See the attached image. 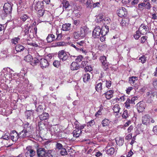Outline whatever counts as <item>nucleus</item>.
I'll list each match as a JSON object with an SVG mask.
<instances>
[{
	"mask_svg": "<svg viewBox=\"0 0 157 157\" xmlns=\"http://www.w3.org/2000/svg\"><path fill=\"white\" fill-rule=\"evenodd\" d=\"M31 28V25L28 23L27 25H25L23 28V31L25 35L28 34L30 38L34 36V33L33 30L31 29L29 32V30Z\"/></svg>",
	"mask_w": 157,
	"mask_h": 157,
	"instance_id": "f257e3e1",
	"label": "nucleus"
},
{
	"mask_svg": "<svg viewBox=\"0 0 157 157\" xmlns=\"http://www.w3.org/2000/svg\"><path fill=\"white\" fill-rule=\"evenodd\" d=\"M58 57L63 61L67 60L69 56L65 52L64 50H61L59 52Z\"/></svg>",
	"mask_w": 157,
	"mask_h": 157,
	"instance_id": "f03ea898",
	"label": "nucleus"
},
{
	"mask_svg": "<svg viewBox=\"0 0 157 157\" xmlns=\"http://www.w3.org/2000/svg\"><path fill=\"white\" fill-rule=\"evenodd\" d=\"M101 32L99 26L96 27L93 32L92 36L94 38H98L101 35Z\"/></svg>",
	"mask_w": 157,
	"mask_h": 157,
	"instance_id": "7ed1b4c3",
	"label": "nucleus"
},
{
	"mask_svg": "<svg viewBox=\"0 0 157 157\" xmlns=\"http://www.w3.org/2000/svg\"><path fill=\"white\" fill-rule=\"evenodd\" d=\"M100 59L102 63V67L105 70H106L108 68V64L106 57L104 56H101L100 57Z\"/></svg>",
	"mask_w": 157,
	"mask_h": 157,
	"instance_id": "20e7f679",
	"label": "nucleus"
},
{
	"mask_svg": "<svg viewBox=\"0 0 157 157\" xmlns=\"http://www.w3.org/2000/svg\"><path fill=\"white\" fill-rule=\"evenodd\" d=\"M117 13L119 17H122L126 16L127 11L125 8L121 7L117 10Z\"/></svg>",
	"mask_w": 157,
	"mask_h": 157,
	"instance_id": "39448f33",
	"label": "nucleus"
},
{
	"mask_svg": "<svg viewBox=\"0 0 157 157\" xmlns=\"http://www.w3.org/2000/svg\"><path fill=\"white\" fill-rule=\"evenodd\" d=\"M136 106L138 112L141 113L144 111L146 107V105L145 102L141 101L138 103Z\"/></svg>",
	"mask_w": 157,
	"mask_h": 157,
	"instance_id": "423d86ee",
	"label": "nucleus"
},
{
	"mask_svg": "<svg viewBox=\"0 0 157 157\" xmlns=\"http://www.w3.org/2000/svg\"><path fill=\"white\" fill-rule=\"evenodd\" d=\"M12 9V5L9 3H6L3 6V10L6 14H9L11 13Z\"/></svg>",
	"mask_w": 157,
	"mask_h": 157,
	"instance_id": "0eeeda50",
	"label": "nucleus"
},
{
	"mask_svg": "<svg viewBox=\"0 0 157 157\" xmlns=\"http://www.w3.org/2000/svg\"><path fill=\"white\" fill-rule=\"evenodd\" d=\"M34 5L35 10L36 11L40 9H44V6L43 1H38L36 2L34 1Z\"/></svg>",
	"mask_w": 157,
	"mask_h": 157,
	"instance_id": "6e6552de",
	"label": "nucleus"
},
{
	"mask_svg": "<svg viewBox=\"0 0 157 157\" xmlns=\"http://www.w3.org/2000/svg\"><path fill=\"white\" fill-rule=\"evenodd\" d=\"M138 30L140 32L141 34L144 35L149 31L148 26L142 24L139 27Z\"/></svg>",
	"mask_w": 157,
	"mask_h": 157,
	"instance_id": "1a4fd4ad",
	"label": "nucleus"
},
{
	"mask_svg": "<svg viewBox=\"0 0 157 157\" xmlns=\"http://www.w3.org/2000/svg\"><path fill=\"white\" fill-rule=\"evenodd\" d=\"M46 151L44 148H38L37 150V153L38 157H46Z\"/></svg>",
	"mask_w": 157,
	"mask_h": 157,
	"instance_id": "9d476101",
	"label": "nucleus"
},
{
	"mask_svg": "<svg viewBox=\"0 0 157 157\" xmlns=\"http://www.w3.org/2000/svg\"><path fill=\"white\" fill-rule=\"evenodd\" d=\"M26 150L27 151L25 154L26 157H32L35 155V152L33 150L30 149V147H27Z\"/></svg>",
	"mask_w": 157,
	"mask_h": 157,
	"instance_id": "9b49d317",
	"label": "nucleus"
},
{
	"mask_svg": "<svg viewBox=\"0 0 157 157\" xmlns=\"http://www.w3.org/2000/svg\"><path fill=\"white\" fill-rule=\"evenodd\" d=\"M89 31V28L86 26H83L80 29V33L82 36L83 38L85 37L86 35L88 33Z\"/></svg>",
	"mask_w": 157,
	"mask_h": 157,
	"instance_id": "f8f14e48",
	"label": "nucleus"
},
{
	"mask_svg": "<svg viewBox=\"0 0 157 157\" xmlns=\"http://www.w3.org/2000/svg\"><path fill=\"white\" fill-rule=\"evenodd\" d=\"M10 136V138L13 141H16L19 138L18 133L15 131H12Z\"/></svg>",
	"mask_w": 157,
	"mask_h": 157,
	"instance_id": "ddd939ff",
	"label": "nucleus"
},
{
	"mask_svg": "<svg viewBox=\"0 0 157 157\" xmlns=\"http://www.w3.org/2000/svg\"><path fill=\"white\" fill-rule=\"evenodd\" d=\"M40 65L42 68H46L49 65L48 60L42 58L40 60Z\"/></svg>",
	"mask_w": 157,
	"mask_h": 157,
	"instance_id": "4468645a",
	"label": "nucleus"
},
{
	"mask_svg": "<svg viewBox=\"0 0 157 157\" xmlns=\"http://www.w3.org/2000/svg\"><path fill=\"white\" fill-rule=\"evenodd\" d=\"M21 20L23 22H27L29 24L31 21V19L29 17L27 14H22L21 17Z\"/></svg>",
	"mask_w": 157,
	"mask_h": 157,
	"instance_id": "2eb2a0df",
	"label": "nucleus"
},
{
	"mask_svg": "<svg viewBox=\"0 0 157 157\" xmlns=\"http://www.w3.org/2000/svg\"><path fill=\"white\" fill-rule=\"evenodd\" d=\"M20 138H23L26 137H28L30 135V133H29L27 131L22 130L18 133Z\"/></svg>",
	"mask_w": 157,
	"mask_h": 157,
	"instance_id": "dca6fc26",
	"label": "nucleus"
},
{
	"mask_svg": "<svg viewBox=\"0 0 157 157\" xmlns=\"http://www.w3.org/2000/svg\"><path fill=\"white\" fill-rule=\"evenodd\" d=\"M80 66L77 62H73L71 65V69L72 70H76L80 68Z\"/></svg>",
	"mask_w": 157,
	"mask_h": 157,
	"instance_id": "f3484780",
	"label": "nucleus"
},
{
	"mask_svg": "<svg viewBox=\"0 0 157 157\" xmlns=\"http://www.w3.org/2000/svg\"><path fill=\"white\" fill-rule=\"evenodd\" d=\"M101 35L105 36L109 32V27L107 25H105L101 29Z\"/></svg>",
	"mask_w": 157,
	"mask_h": 157,
	"instance_id": "a211bd4d",
	"label": "nucleus"
},
{
	"mask_svg": "<svg viewBox=\"0 0 157 157\" xmlns=\"http://www.w3.org/2000/svg\"><path fill=\"white\" fill-rule=\"evenodd\" d=\"M113 90H110L105 93L104 94L105 96V98L109 100L113 97Z\"/></svg>",
	"mask_w": 157,
	"mask_h": 157,
	"instance_id": "6ab92c4d",
	"label": "nucleus"
},
{
	"mask_svg": "<svg viewBox=\"0 0 157 157\" xmlns=\"http://www.w3.org/2000/svg\"><path fill=\"white\" fill-rule=\"evenodd\" d=\"M79 48V51H82L83 52H85V50L83 49V47L85 45V41L84 40L81 41L80 42H76Z\"/></svg>",
	"mask_w": 157,
	"mask_h": 157,
	"instance_id": "aec40b11",
	"label": "nucleus"
},
{
	"mask_svg": "<svg viewBox=\"0 0 157 157\" xmlns=\"http://www.w3.org/2000/svg\"><path fill=\"white\" fill-rule=\"evenodd\" d=\"M15 49L17 52H21L24 50H26L25 47L21 44H18L15 47Z\"/></svg>",
	"mask_w": 157,
	"mask_h": 157,
	"instance_id": "412c9836",
	"label": "nucleus"
},
{
	"mask_svg": "<svg viewBox=\"0 0 157 157\" xmlns=\"http://www.w3.org/2000/svg\"><path fill=\"white\" fill-rule=\"evenodd\" d=\"M75 129L74 130L73 132V136L75 137H78L82 134V131L79 130L78 128L75 127Z\"/></svg>",
	"mask_w": 157,
	"mask_h": 157,
	"instance_id": "4be33fe9",
	"label": "nucleus"
},
{
	"mask_svg": "<svg viewBox=\"0 0 157 157\" xmlns=\"http://www.w3.org/2000/svg\"><path fill=\"white\" fill-rule=\"evenodd\" d=\"M48 114L46 113H43L39 116V118L41 121L47 120L48 119Z\"/></svg>",
	"mask_w": 157,
	"mask_h": 157,
	"instance_id": "5701e85b",
	"label": "nucleus"
},
{
	"mask_svg": "<svg viewBox=\"0 0 157 157\" xmlns=\"http://www.w3.org/2000/svg\"><path fill=\"white\" fill-rule=\"evenodd\" d=\"M50 131L51 134L53 135L56 134L59 131L57 127L56 126H52L50 128Z\"/></svg>",
	"mask_w": 157,
	"mask_h": 157,
	"instance_id": "b1692460",
	"label": "nucleus"
},
{
	"mask_svg": "<svg viewBox=\"0 0 157 157\" xmlns=\"http://www.w3.org/2000/svg\"><path fill=\"white\" fill-rule=\"evenodd\" d=\"M73 36L76 39H80L83 37L81 35L79 32L75 31L73 33Z\"/></svg>",
	"mask_w": 157,
	"mask_h": 157,
	"instance_id": "393cba45",
	"label": "nucleus"
},
{
	"mask_svg": "<svg viewBox=\"0 0 157 157\" xmlns=\"http://www.w3.org/2000/svg\"><path fill=\"white\" fill-rule=\"evenodd\" d=\"M150 121V117L148 115H145L142 117V122L144 124L148 123Z\"/></svg>",
	"mask_w": 157,
	"mask_h": 157,
	"instance_id": "a878e982",
	"label": "nucleus"
},
{
	"mask_svg": "<svg viewBox=\"0 0 157 157\" xmlns=\"http://www.w3.org/2000/svg\"><path fill=\"white\" fill-rule=\"evenodd\" d=\"M71 26L70 24H65L63 25L62 29L63 31H67L70 30Z\"/></svg>",
	"mask_w": 157,
	"mask_h": 157,
	"instance_id": "bb28decb",
	"label": "nucleus"
},
{
	"mask_svg": "<svg viewBox=\"0 0 157 157\" xmlns=\"http://www.w3.org/2000/svg\"><path fill=\"white\" fill-rule=\"evenodd\" d=\"M106 153L109 155H113L115 152V149L114 147H110L106 148Z\"/></svg>",
	"mask_w": 157,
	"mask_h": 157,
	"instance_id": "cd10ccee",
	"label": "nucleus"
},
{
	"mask_svg": "<svg viewBox=\"0 0 157 157\" xmlns=\"http://www.w3.org/2000/svg\"><path fill=\"white\" fill-rule=\"evenodd\" d=\"M23 130L27 131V132L29 133L31 132V127L29 123L27 122L24 124Z\"/></svg>",
	"mask_w": 157,
	"mask_h": 157,
	"instance_id": "c85d7f7f",
	"label": "nucleus"
},
{
	"mask_svg": "<svg viewBox=\"0 0 157 157\" xmlns=\"http://www.w3.org/2000/svg\"><path fill=\"white\" fill-rule=\"evenodd\" d=\"M46 40L48 42H51L55 40V36L53 34H49L47 37Z\"/></svg>",
	"mask_w": 157,
	"mask_h": 157,
	"instance_id": "c756f323",
	"label": "nucleus"
},
{
	"mask_svg": "<svg viewBox=\"0 0 157 157\" xmlns=\"http://www.w3.org/2000/svg\"><path fill=\"white\" fill-rule=\"evenodd\" d=\"M62 3L63 4V8L65 9L66 10H67V11H68L69 10L68 8L70 6L68 2L66 0H63L62 1Z\"/></svg>",
	"mask_w": 157,
	"mask_h": 157,
	"instance_id": "7c9ffc66",
	"label": "nucleus"
},
{
	"mask_svg": "<svg viewBox=\"0 0 157 157\" xmlns=\"http://www.w3.org/2000/svg\"><path fill=\"white\" fill-rule=\"evenodd\" d=\"M117 144L119 146H121L123 144L124 141L123 138L120 137L116 140Z\"/></svg>",
	"mask_w": 157,
	"mask_h": 157,
	"instance_id": "2f4dec72",
	"label": "nucleus"
},
{
	"mask_svg": "<svg viewBox=\"0 0 157 157\" xmlns=\"http://www.w3.org/2000/svg\"><path fill=\"white\" fill-rule=\"evenodd\" d=\"M155 95V93H153L151 95L149 96L147 101V103L149 104L153 103Z\"/></svg>",
	"mask_w": 157,
	"mask_h": 157,
	"instance_id": "473e14b6",
	"label": "nucleus"
},
{
	"mask_svg": "<svg viewBox=\"0 0 157 157\" xmlns=\"http://www.w3.org/2000/svg\"><path fill=\"white\" fill-rule=\"evenodd\" d=\"M109 120L105 118L102 121L101 124L103 127H106L109 125Z\"/></svg>",
	"mask_w": 157,
	"mask_h": 157,
	"instance_id": "72a5a7b5",
	"label": "nucleus"
},
{
	"mask_svg": "<svg viewBox=\"0 0 157 157\" xmlns=\"http://www.w3.org/2000/svg\"><path fill=\"white\" fill-rule=\"evenodd\" d=\"M90 79V76L89 74H85L83 76V79L84 82H86L88 81Z\"/></svg>",
	"mask_w": 157,
	"mask_h": 157,
	"instance_id": "f704fd0d",
	"label": "nucleus"
},
{
	"mask_svg": "<svg viewBox=\"0 0 157 157\" xmlns=\"http://www.w3.org/2000/svg\"><path fill=\"white\" fill-rule=\"evenodd\" d=\"M128 19L126 18L123 19L121 22V25L123 26H128Z\"/></svg>",
	"mask_w": 157,
	"mask_h": 157,
	"instance_id": "c9c22d12",
	"label": "nucleus"
},
{
	"mask_svg": "<svg viewBox=\"0 0 157 157\" xmlns=\"http://www.w3.org/2000/svg\"><path fill=\"white\" fill-rule=\"evenodd\" d=\"M120 109V108L118 104H116L113 108L114 112L117 113L119 112Z\"/></svg>",
	"mask_w": 157,
	"mask_h": 157,
	"instance_id": "e433bc0d",
	"label": "nucleus"
},
{
	"mask_svg": "<svg viewBox=\"0 0 157 157\" xmlns=\"http://www.w3.org/2000/svg\"><path fill=\"white\" fill-rule=\"evenodd\" d=\"M137 80V77L132 76V77L129 78L128 81L129 83L131 84H132L135 83V82Z\"/></svg>",
	"mask_w": 157,
	"mask_h": 157,
	"instance_id": "4c0bfd02",
	"label": "nucleus"
},
{
	"mask_svg": "<svg viewBox=\"0 0 157 157\" xmlns=\"http://www.w3.org/2000/svg\"><path fill=\"white\" fill-rule=\"evenodd\" d=\"M39 60L36 58H32V59L31 60L30 62L31 63V64L34 66L38 63L39 61Z\"/></svg>",
	"mask_w": 157,
	"mask_h": 157,
	"instance_id": "58836bf2",
	"label": "nucleus"
},
{
	"mask_svg": "<svg viewBox=\"0 0 157 157\" xmlns=\"http://www.w3.org/2000/svg\"><path fill=\"white\" fill-rule=\"evenodd\" d=\"M111 21V20L108 17H104L102 22L104 24H108Z\"/></svg>",
	"mask_w": 157,
	"mask_h": 157,
	"instance_id": "ea45409f",
	"label": "nucleus"
},
{
	"mask_svg": "<svg viewBox=\"0 0 157 157\" xmlns=\"http://www.w3.org/2000/svg\"><path fill=\"white\" fill-rule=\"evenodd\" d=\"M102 83L100 82L96 85L95 89L97 91L99 92L100 91H101L102 90Z\"/></svg>",
	"mask_w": 157,
	"mask_h": 157,
	"instance_id": "a19ab883",
	"label": "nucleus"
},
{
	"mask_svg": "<svg viewBox=\"0 0 157 157\" xmlns=\"http://www.w3.org/2000/svg\"><path fill=\"white\" fill-rule=\"evenodd\" d=\"M37 15L39 17H41L42 16L44 13V9H40L37 10Z\"/></svg>",
	"mask_w": 157,
	"mask_h": 157,
	"instance_id": "79ce46f5",
	"label": "nucleus"
},
{
	"mask_svg": "<svg viewBox=\"0 0 157 157\" xmlns=\"http://www.w3.org/2000/svg\"><path fill=\"white\" fill-rule=\"evenodd\" d=\"M32 58V56L30 54H28L25 57L24 59L26 62H30Z\"/></svg>",
	"mask_w": 157,
	"mask_h": 157,
	"instance_id": "37998d69",
	"label": "nucleus"
},
{
	"mask_svg": "<svg viewBox=\"0 0 157 157\" xmlns=\"http://www.w3.org/2000/svg\"><path fill=\"white\" fill-rule=\"evenodd\" d=\"M2 138L5 140H8L10 139V135L9 133L6 132L2 136Z\"/></svg>",
	"mask_w": 157,
	"mask_h": 157,
	"instance_id": "c03bdc74",
	"label": "nucleus"
},
{
	"mask_svg": "<svg viewBox=\"0 0 157 157\" xmlns=\"http://www.w3.org/2000/svg\"><path fill=\"white\" fill-rule=\"evenodd\" d=\"M141 34L140 32L138 30L135 33V34L134 35V37L136 40H138L140 38V36H141Z\"/></svg>",
	"mask_w": 157,
	"mask_h": 157,
	"instance_id": "a18cd8bd",
	"label": "nucleus"
},
{
	"mask_svg": "<svg viewBox=\"0 0 157 157\" xmlns=\"http://www.w3.org/2000/svg\"><path fill=\"white\" fill-rule=\"evenodd\" d=\"M147 60V57L145 56H142L139 58V62H141L142 63H144L146 62Z\"/></svg>",
	"mask_w": 157,
	"mask_h": 157,
	"instance_id": "49530a36",
	"label": "nucleus"
},
{
	"mask_svg": "<svg viewBox=\"0 0 157 157\" xmlns=\"http://www.w3.org/2000/svg\"><path fill=\"white\" fill-rule=\"evenodd\" d=\"M20 39L18 37H14L12 40V43L15 44H16L18 43Z\"/></svg>",
	"mask_w": 157,
	"mask_h": 157,
	"instance_id": "de8ad7c7",
	"label": "nucleus"
},
{
	"mask_svg": "<svg viewBox=\"0 0 157 157\" xmlns=\"http://www.w3.org/2000/svg\"><path fill=\"white\" fill-rule=\"evenodd\" d=\"M34 113V111L33 110H29L26 112V116L27 117V118H29L30 117L32 116H33Z\"/></svg>",
	"mask_w": 157,
	"mask_h": 157,
	"instance_id": "09e8293b",
	"label": "nucleus"
},
{
	"mask_svg": "<svg viewBox=\"0 0 157 157\" xmlns=\"http://www.w3.org/2000/svg\"><path fill=\"white\" fill-rule=\"evenodd\" d=\"M83 57L82 55H79L77 56L76 58L75 59L76 62L78 63L82 61L83 59Z\"/></svg>",
	"mask_w": 157,
	"mask_h": 157,
	"instance_id": "8fccbe9b",
	"label": "nucleus"
},
{
	"mask_svg": "<svg viewBox=\"0 0 157 157\" xmlns=\"http://www.w3.org/2000/svg\"><path fill=\"white\" fill-rule=\"evenodd\" d=\"M86 6L87 8H92V6L90 0H87L86 2Z\"/></svg>",
	"mask_w": 157,
	"mask_h": 157,
	"instance_id": "3c124183",
	"label": "nucleus"
},
{
	"mask_svg": "<svg viewBox=\"0 0 157 157\" xmlns=\"http://www.w3.org/2000/svg\"><path fill=\"white\" fill-rule=\"evenodd\" d=\"M46 156L47 155L49 157H52V153L53 151V150H46Z\"/></svg>",
	"mask_w": 157,
	"mask_h": 157,
	"instance_id": "603ef678",
	"label": "nucleus"
},
{
	"mask_svg": "<svg viewBox=\"0 0 157 157\" xmlns=\"http://www.w3.org/2000/svg\"><path fill=\"white\" fill-rule=\"evenodd\" d=\"M122 116L123 118L124 119H127L128 117V111L127 110H125L124 111Z\"/></svg>",
	"mask_w": 157,
	"mask_h": 157,
	"instance_id": "864d4df0",
	"label": "nucleus"
},
{
	"mask_svg": "<svg viewBox=\"0 0 157 157\" xmlns=\"http://www.w3.org/2000/svg\"><path fill=\"white\" fill-rule=\"evenodd\" d=\"M114 146V143L113 141H109L106 147V148H109L110 147H112Z\"/></svg>",
	"mask_w": 157,
	"mask_h": 157,
	"instance_id": "5fc2aeb1",
	"label": "nucleus"
},
{
	"mask_svg": "<svg viewBox=\"0 0 157 157\" xmlns=\"http://www.w3.org/2000/svg\"><path fill=\"white\" fill-rule=\"evenodd\" d=\"M61 150L60 153L62 155H64L67 154V152L65 148H63Z\"/></svg>",
	"mask_w": 157,
	"mask_h": 157,
	"instance_id": "6e6d98bb",
	"label": "nucleus"
},
{
	"mask_svg": "<svg viewBox=\"0 0 157 157\" xmlns=\"http://www.w3.org/2000/svg\"><path fill=\"white\" fill-rule=\"evenodd\" d=\"M36 111L39 113H41L44 111L42 106L41 105H39L36 109Z\"/></svg>",
	"mask_w": 157,
	"mask_h": 157,
	"instance_id": "4d7b16f0",
	"label": "nucleus"
},
{
	"mask_svg": "<svg viewBox=\"0 0 157 157\" xmlns=\"http://www.w3.org/2000/svg\"><path fill=\"white\" fill-rule=\"evenodd\" d=\"M56 148L58 149L59 150H61L63 148L62 144L59 143H57L56 145Z\"/></svg>",
	"mask_w": 157,
	"mask_h": 157,
	"instance_id": "13d9d810",
	"label": "nucleus"
},
{
	"mask_svg": "<svg viewBox=\"0 0 157 157\" xmlns=\"http://www.w3.org/2000/svg\"><path fill=\"white\" fill-rule=\"evenodd\" d=\"M30 40L29 39H27L26 40V42H25V43L26 44H27L28 45H32L33 46H35V47H37L38 46V45L37 44H36L35 43H29L28 42V41H29Z\"/></svg>",
	"mask_w": 157,
	"mask_h": 157,
	"instance_id": "bf43d9fd",
	"label": "nucleus"
},
{
	"mask_svg": "<svg viewBox=\"0 0 157 157\" xmlns=\"http://www.w3.org/2000/svg\"><path fill=\"white\" fill-rule=\"evenodd\" d=\"M71 46L74 48H75L76 50L78 51H79V48L78 47V46L76 42L74 44H71Z\"/></svg>",
	"mask_w": 157,
	"mask_h": 157,
	"instance_id": "052dcab7",
	"label": "nucleus"
},
{
	"mask_svg": "<svg viewBox=\"0 0 157 157\" xmlns=\"http://www.w3.org/2000/svg\"><path fill=\"white\" fill-rule=\"evenodd\" d=\"M84 70L86 71L90 72L92 70V68L91 66H87L85 67Z\"/></svg>",
	"mask_w": 157,
	"mask_h": 157,
	"instance_id": "680f3d73",
	"label": "nucleus"
},
{
	"mask_svg": "<svg viewBox=\"0 0 157 157\" xmlns=\"http://www.w3.org/2000/svg\"><path fill=\"white\" fill-rule=\"evenodd\" d=\"M103 18L104 17H103L102 15H99V16H98V17H97V21L98 22H101V21L102 22L103 20Z\"/></svg>",
	"mask_w": 157,
	"mask_h": 157,
	"instance_id": "e2e57ef3",
	"label": "nucleus"
},
{
	"mask_svg": "<svg viewBox=\"0 0 157 157\" xmlns=\"http://www.w3.org/2000/svg\"><path fill=\"white\" fill-rule=\"evenodd\" d=\"M146 4L145 3H142L139 4L138 7L140 9L142 10L144 9V7L145 6Z\"/></svg>",
	"mask_w": 157,
	"mask_h": 157,
	"instance_id": "0e129e2a",
	"label": "nucleus"
},
{
	"mask_svg": "<svg viewBox=\"0 0 157 157\" xmlns=\"http://www.w3.org/2000/svg\"><path fill=\"white\" fill-rule=\"evenodd\" d=\"M60 62L58 60H56L54 61L53 63V65L56 67H58L60 65Z\"/></svg>",
	"mask_w": 157,
	"mask_h": 157,
	"instance_id": "69168bd1",
	"label": "nucleus"
},
{
	"mask_svg": "<svg viewBox=\"0 0 157 157\" xmlns=\"http://www.w3.org/2000/svg\"><path fill=\"white\" fill-rule=\"evenodd\" d=\"M132 133L128 134L126 136L125 139L128 140H130L132 137Z\"/></svg>",
	"mask_w": 157,
	"mask_h": 157,
	"instance_id": "338daca9",
	"label": "nucleus"
},
{
	"mask_svg": "<svg viewBox=\"0 0 157 157\" xmlns=\"http://www.w3.org/2000/svg\"><path fill=\"white\" fill-rule=\"evenodd\" d=\"M141 132V128H138L135 132V135L136 136L137 135L139 134Z\"/></svg>",
	"mask_w": 157,
	"mask_h": 157,
	"instance_id": "774afa93",
	"label": "nucleus"
}]
</instances>
